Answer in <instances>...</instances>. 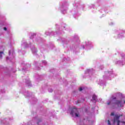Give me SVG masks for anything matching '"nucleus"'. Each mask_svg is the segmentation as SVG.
Instances as JSON below:
<instances>
[{"mask_svg":"<svg viewBox=\"0 0 125 125\" xmlns=\"http://www.w3.org/2000/svg\"><path fill=\"white\" fill-rule=\"evenodd\" d=\"M107 125H111V123H110V120L107 121Z\"/></svg>","mask_w":125,"mask_h":125,"instance_id":"0eeeda50","label":"nucleus"},{"mask_svg":"<svg viewBox=\"0 0 125 125\" xmlns=\"http://www.w3.org/2000/svg\"><path fill=\"white\" fill-rule=\"evenodd\" d=\"M107 105H115L117 107H124L122 101L116 100V98H111L106 103Z\"/></svg>","mask_w":125,"mask_h":125,"instance_id":"f257e3e1","label":"nucleus"},{"mask_svg":"<svg viewBox=\"0 0 125 125\" xmlns=\"http://www.w3.org/2000/svg\"><path fill=\"white\" fill-rule=\"evenodd\" d=\"M70 114L73 117H75L76 118H80L81 117V115L80 114V112H79V110L76 108H73Z\"/></svg>","mask_w":125,"mask_h":125,"instance_id":"7ed1b4c3","label":"nucleus"},{"mask_svg":"<svg viewBox=\"0 0 125 125\" xmlns=\"http://www.w3.org/2000/svg\"><path fill=\"white\" fill-rule=\"evenodd\" d=\"M38 51V50H37V49H36V48H34L33 49H32V52H33V53H36V52H37Z\"/></svg>","mask_w":125,"mask_h":125,"instance_id":"39448f33","label":"nucleus"},{"mask_svg":"<svg viewBox=\"0 0 125 125\" xmlns=\"http://www.w3.org/2000/svg\"><path fill=\"white\" fill-rule=\"evenodd\" d=\"M92 99H93V100H94L95 101H96V100L97 99V97L96 96V95H94L93 96Z\"/></svg>","mask_w":125,"mask_h":125,"instance_id":"20e7f679","label":"nucleus"},{"mask_svg":"<svg viewBox=\"0 0 125 125\" xmlns=\"http://www.w3.org/2000/svg\"><path fill=\"white\" fill-rule=\"evenodd\" d=\"M123 115H115L114 120L112 121L113 125L117 124V125H120V123L122 124H125V121H120V117H122Z\"/></svg>","mask_w":125,"mask_h":125,"instance_id":"f03ea898","label":"nucleus"},{"mask_svg":"<svg viewBox=\"0 0 125 125\" xmlns=\"http://www.w3.org/2000/svg\"><path fill=\"white\" fill-rule=\"evenodd\" d=\"M24 95H26V94H25Z\"/></svg>","mask_w":125,"mask_h":125,"instance_id":"2eb2a0df","label":"nucleus"},{"mask_svg":"<svg viewBox=\"0 0 125 125\" xmlns=\"http://www.w3.org/2000/svg\"><path fill=\"white\" fill-rule=\"evenodd\" d=\"M2 54H3V51H0V58H1L2 57Z\"/></svg>","mask_w":125,"mask_h":125,"instance_id":"423d86ee","label":"nucleus"},{"mask_svg":"<svg viewBox=\"0 0 125 125\" xmlns=\"http://www.w3.org/2000/svg\"><path fill=\"white\" fill-rule=\"evenodd\" d=\"M83 48H84V46L83 47Z\"/></svg>","mask_w":125,"mask_h":125,"instance_id":"4468645a","label":"nucleus"},{"mask_svg":"<svg viewBox=\"0 0 125 125\" xmlns=\"http://www.w3.org/2000/svg\"><path fill=\"white\" fill-rule=\"evenodd\" d=\"M6 59H8V57H7V58H6Z\"/></svg>","mask_w":125,"mask_h":125,"instance_id":"f8f14e48","label":"nucleus"},{"mask_svg":"<svg viewBox=\"0 0 125 125\" xmlns=\"http://www.w3.org/2000/svg\"><path fill=\"white\" fill-rule=\"evenodd\" d=\"M4 31H6V30H7V29L6 28V27H4Z\"/></svg>","mask_w":125,"mask_h":125,"instance_id":"9b49d317","label":"nucleus"},{"mask_svg":"<svg viewBox=\"0 0 125 125\" xmlns=\"http://www.w3.org/2000/svg\"><path fill=\"white\" fill-rule=\"evenodd\" d=\"M79 90H80V91H82L83 90V88H80Z\"/></svg>","mask_w":125,"mask_h":125,"instance_id":"9d476101","label":"nucleus"},{"mask_svg":"<svg viewBox=\"0 0 125 125\" xmlns=\"http://www.w3.org/2000/svg\"><path fill=\"white\" fill-rule=\"evenodd\" d=\"M115 115V113L114 112H112L111 114V116H114Z\"/></svg>","mask_w":125,"mask_h":125,"instance_id":"1a4fd4ad","label":"nucleus"},{"mask_svg":"<svg viewBox=\"0 0 125 125\" xmlns=\"http://www.w3.org/2000/svg\"><path fill=\"white\" fill-rule=\"evenodd\" d=\"M125 101L124 102V104H125Z\"/></svg>","mask_w":125,"mask_h":125,"instance_id":"ddd939ff","label":"nucleus"},{"mask_svg":"<svg viewBox=\"0 0 125 125\" xmlns=\"http://www.w3.org/2000/svg\"><path fill=\"white\" fill-rule=\"evenodd\" d=\"M42 63H43L44 64H46V61H42Z\"/></svg>","mask_w":125,"mask_h":125,"instance_id":"6e6552de","label":"nucleus"}]
</instances>
